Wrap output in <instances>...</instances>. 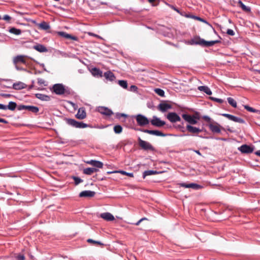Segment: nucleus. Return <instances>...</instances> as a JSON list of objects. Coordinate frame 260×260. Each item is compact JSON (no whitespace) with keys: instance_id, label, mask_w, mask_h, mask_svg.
I'll use <instances>...</instances> for the list:
<instances>
[{"instance_id":"de8ad7c7","label":"nucleus","mask_w":260,"mask_h":260,"mask_svg":"<svg viewBox=\"0 0 260 260\" xmlns=\"http://www.w3.org/2000/svg\"><path fill=\"white\" fill-rule=\"evenodd\" d=\"M16 260H24L25 257L22 254H18L16 255Z\"/></svg>"},{"instance_id":"ea45409f","label":"nucleus","mask_w":260,"mask_h":260,"mask_svg":"<svg viewBox=\"0 0 260 260\" xmlns=\"http://www.w3.org/2000/svg\"><path fill=\"white\" fill-rule=\"evenodd\" d=\"M118 84L122 88L126 89L127 87V82L125 80H119Z\"/></svg>"},{"instance_id":"f704fd0d","label":"nucleus","mask_w":260,"mask_h":260,"mask_svg":"<svg viewBox=\"0 0 260 260\" xmlns=\"http://www.w3.org/2000/svg\"><path fill=\"white\" fill-rule=\"evenodd\" d=\"M232 121L240 123H245V121L243 119L234 115L233 116Z\"/></svg>"},{"instance_id":"f8f14e48","label":"nucleus","mask_w":260,"mask_h":260,"mask_svg":"<svg viewBox=\"0 0 260 260\" xmlns=\"http://www.w3.org/2000/svg\"><path fill=\"white\" fill-rule=\"evenodd\" d=\"M203 39L200 38L199 37H196L193 39H191L187 43L188 44L193 45H199L202 46L203 43H202Z\"/></svg>"},{"instance_id":"680f3d73","label":"nucleus","mask_w":260,"mask_h":260,"mask_svg":"<svg viewBox=\"0 0 260 260\" xmlns=\"http://www.w3.org/2000/svg\"><path fill=\"white\" fill-rule=\"evenodd\" d=\"M94 161H95V160H90L87 161L86 162V163L92 166V164H93Z\"/></svg>"},{"instance_id":"4d7b16f0","label":"nucleus","mask_w":260,"mask_h":260,"mask_svg":"<svg viewBox=\"0 0 260 260\" xmlns=\"http://www.w3.org/2000/svg\"><path fill=\"white\" fill-rule=\"evenodd\" d=\"M3 19L6 21H9L11 19V17L8 15H5L4 16Z\"/></svg>"},{"instance_id":"473e14b6","label":"nucleus","mask_w":260,"mask_h":260,"mask_svg":"<svg viewBox=\"0 0 260 260\" xmlns=\"http://www.w3.org/2000/svg\"><path fill=\"white\" fill-rule=\"evenodd\" d=\"M9 32L16 35H20L21 34V30L15 27H11L9 29Z\"/></svg>"},{"instance_id":"393cba45","label":"nucleus","mask_w":260,"mask_h":260,"mask_svg":"<svg viewBox=\"0 0 260 260\" xmlns=\"http://www.w3.org/2000/svg\"><path fill=\"white\" fill-rule=\"evenodd\" d=\"M34 49L40 52H46L48 51L47 49L43 45L38 44L34 46Z\"/></svg>"},{"instance_id":"603ef678","label":"nucleus","mask_w":260,"mask_h":260,"mask_svg":"<svg viewBox=\"0 0 260 260\" xmlns=\"http://www.w3.org/2000/svg\"><path fill=\"white\" fill-rule=\"evenodd\" d=\"M179 185L184 188H189V183H181L179 184Z\"/></svg>"},{"instance_id":"cd10ccee","label":"nucleus","mask_w":260,"mask_h":260,"mask_svg":"<svg viewBox=\"0 0 260 260\" xmlns=\"http://www.w3.org/2000/svg\"><path fill=\"white\" fill-rule=\"evenodd\" d=\"M36 96L42 100L44 101H48L50 100V97L47 95L41 94V93H37L36 94Z\"/></svg>"},{"instance_id":"58836bf2","label":"nucleus","mask_w":260,"mask_h":260,"mask_svg":"<svg viewBox=\"0 0 260 260\" xmlns=\"http://www.w3.org/2000/svg\"><path fill=\"white\" fill-rule=\"evenodd\" d=\"M154 91L156 93H157L158 95L164 97L165 96V92L164 91L160 88H155L154 89Z\"/></svg>"},{"instance_id":"bb28decb","label":"nucleus","mask_w":260,"mask_h":260,"mask_svg":"<svg viewBox=\"0 0 260 260\" xmlns=\"http://www.w3.org/2000/svg\"><path fill=\"white\" fill-rule=\"evenodd\" d=\"M40 28L43 30H47L50 28V25L47 22L43 21L38 24Z\"/></svg>"},{"instance_id":"4468645a","label":"nucleus","mask_w":260,"mask_h":260,"mask_svg":"<svg viewBox=\"0 0 260 260\" xmlns=\"http://www.w3.org/2000/svg\"><path fill=\"white\" fill-rule=\"evenodd\" d=\"M100 217L106 221H113L114 220V216L109 212H105L101 213Z\"/></svg>"},{"instance_id":"c756f323","label":"nucleus","mask_w":260,"mask_h":260,"mask_svg":"<svg viewBox=\"0 0 260 260\" xmlns=\"http://www.w3.org/2000/svg\"><path fill=\"white\" fill-rule=\"evenodd\" d=\"M17 106L16 103L14 102H10L8 106H6V110L9 109L11 111H14Z\"/></svg>"},{"instance_id":"49530a36","label":"nucleus","mask_w":260,"mask_h":260,"mask_svg":"<svg viewBox=\"0 0 260 260\" xmlns=\"http://www.w3.org/2000/svg\"><path fill=\"white\" fill-rule=\"evenodd\" d=\"M210 98L212 100H213L214 101H216L219 103H222L223 102V100L220 99H218V98H213V97H211Z\"/></svg>"},{"instance_id":"13d9d810","label":"nucleus","mask_w":260,"mask_h":260,"mask_svg":"<svg viewBox=\"0 0 260 260\" xmlns=\"http://www.w3.org/2000/svg\"><path fill=\"white\" fill-rule=\"evenodd\" d=\"M147 220V218H141V219H140L136 223V225H138L140 224V223L141 222V221H142L143 220Z\"/></svg>"},{"instance_id":"423d86ee","label":"nucleus","mask_w":260,"mask_h":260,"mask_svg":"<svg viewBox=\"0 0 260 260\" xmlns=\"http://www.w3.org/2000/svg\"><path fill=\"white\" fill-rule=\"evenodd\" d=\"M139 131L147 134L150 135H155L156 136L165 137L166 136V134L162 133L161 132L157 130H149L146 129H140Z\"/></svg>"},{"instance_id":"a878e982","label":"nucleus","mask_w":260,"mask_h":260,"mask_svg":"<svg viewBox=\"0 0 260 260\" xmlns=\"http://www.w3.org/2000/svg\"><path fill=\"white\" fill-rule=\"evenodd\" d=\"M98 171V170L94 168H87L83 170V173L86 175H90Z\"/></svg>"},{"instance_id":"79ce46f5","label":"nucleus","mask_w":260,"mask_h":260,"mask_svg":"<svg viewBox=\"0 0 260 260\" xmlns=\"http://www.w3.org/2000/svg\"><path fill=\"white\" fill-rule=\"evenodd\" d=\"M72 178L74 179L75 184L76 185L83 182V180L78 177L73 176Z\"/></svg>"},{"instance_id":"c03bdc74","label":"nucleus","mask_w":260,"mask_h":260,"mask_svg":"<svg viewBox=\"0 0 260 260\" xmlns=\"http://www.w3.org/2000/svg\"><path fill=\"white\" fill-rule=\"evenodd\" d=\"M87 241L88 242V243H93V244H99V245H103V244L100 242V241H94L91 239H88Z\"/></svg>"},{"instance_id":"2eb2a0df","label":"nucleus","mask_w":260,"mask_h":260,"mask_svg":"<svg viewBox=\"0 0 260 260\" xmlns=\"http://www.w3.org/2000/svg\"><path fill=\"white\" fill-rule=\"evenodd\" d=\"M86 116V113L84 108H80L79 109L76 117L79 119H83Z\"/></svg>"},{"instance_id":"0e129e2a","label":"nucleus","mask_w":260,"mask_h":260,"mask_svg":"<svg viewBox=\"0 0 260 260\" xmlns=\"http://www.w3.org/2000/svg\"><path fill=\"white\" fill-rule=\"evenodd\" d=\"M171 7L175 11H176V12H177L178 13H179V11L178 9L176 8L174 6H171Z\"/></svg>"},{"instance_id":"72a5a7b5","label":"nucleus","mask_w":260,"mask_h":260,"mask_svg":"<svg viewBox=\"0 0 260 260\" xmlns=\"http://www.w3.org/2000/svg\"><path fill=\"white\" fill-rule=\"evenodd\" d=\"M239 6L242 8V9L246 12H250V7L246 6L241 1H239L238 2Z\"/></svg>"},{"instance_id":"a19ab883","label":"nucleus","mask_w":260,"mask_h":260,"mask_svg":"<svg viewBox=\"0 0 260 260\" xmlns=\"http://www.w3.org/2000/svg\"><path fill=\"white\" fill-rule=\"evenodd\" d=\"M92 166L98 168H102L103 166V164L101 161L95 160L93 164H92Z\"/></svg>"},{"instance_id":"e433bc0d","label":"nucleus","mask_w":260,"mask_h":260,"mask_svg":"<svg viewBox=\"0 0 260 260\" xmlns=\"http://www.w3.org/2000/svg\"><path fill=\"white\" fill-rule=\"evenodd\" d=\"M227 100L229 104H230L232 107L234 108H236L237 107V102L234 99L229 97L227 99Z\"/></svg>"},{"instance_id":"412c9836","label":"nucleus","mask_w":260,"mask_h":260,"mask_svg":"<svg viewBox=\"0 0 260 260\" xmlns=\"http://www.w3.org/2000/svg\"><path fill=\"white\" fill-rule=\"evenodd\" d=\"M220 41L219 40H215V41H207L204 39L202 41V46L203 47H210L212 46L215 44L219 43Z\"/></svg>"},{"instance_id":"69168bd1","label":"nucleus","mask_w":260,"mask_h":260,"mask_svg":"<svg viewBox=\"0 0 260 260\" xmlns=\"http://www.w3.org/2000/svg\"><path fill=\"white\" fill-rule=\"evenodd\" d=\"M0 122H3V123H7V121L5 119H3V118H0Z\"/></svg>"},{"instance_id":"dca6fc26","label":"nucleus","mask_w":260,"mask_h":260,"mask_svg":"<svg viewBox=\"0 0 260 260\" xmlns=\"http://www.w3.org/2000/svg\"><path fill=\"white\" fill-rule=\"evenodd\" d=\"M57 34L61 37L65 38L66 39H71L74 41H77L78 40L77 38L75 36H72L69 34L66 33L64 31H58L57 32Z\"/></svg>"},{"instance_id":"f3484780","label":"nucleus","mask_w":260,"mask_h":260,"mask_svg":"<svg viewBox=\"0 0 260 260\" xmlns=\"http://www.w3.org/2000/svg\"><path fill=\"white\" fill-rule=\"evenodd\" d=\"M27 85L22 82H17L13 84V88L15 90H21L26 87Z\"/></svg>"},{"instance_id":"c85d7f7f","label":"nucleus","mask_w":260,"mask_h":260,"mask_svg":"<svg viewBox=\"0 0 260 260\" xmlns=\"http://www.w3.org/2000/svg\"><path fill=\"white\" fill-rule=\"evenodd\" d=\"M158 174V172L153 170H147L144 172L143 177L145 178L147 176L153 175Z\"/></svg>"},{"instance_id":"37998d69","label":"nucleus","mask_w":260,"mask_h":260,"mask_svg":"<svg viewBox=\"0 0 260 260\" xmlns=\"http://www.w3.org/2000/svg\"><path fill=\"white\" fill-rule=\"evenodd\" d=\"M117 172H119V173H121V174H122L123 175H127V176H128L129 177H132L134 176V175H133V173H127V172H125L124 171H118Z\"/></svg>"},{"instance_id":"1a4fd4ad","label":"nucleus","mask_w":260,"mask_h":260,"mask_svg":"<svg viewBox=\"0 0 260 260\" xmlns=\"http://www.w3.org/2000/svg\"><path fill=\"white\" fill-rule=\"evenodd\" d=\"M167 118L172 122H176L181 120L180 117L176 113H169L167 115Z\"/></svg>"},{"instance_id":"338daca9","label":"nucleus","mask_w":260,"mask_h":260,"mask_svg":"<svg viewBox=\"0 0 260 260\" xmlns=\"http://www.w3.org/2000/svg\"><path fill=\"white\" fill-rule=\"evenodd\" d=\"M3 96H4V97H5V98H8V97H10V96H11V94H3Z\"/></svg>"},{"instance_id":"7ed1b4c3","label":"nucleus","mask_w":260,"mask_h":260,"mask_svg":"<svg viewBox=\"0 0 260 260\" xmlns=\"http://www.w3.org/2000/svg\"><path fill=\"white\" fill-rule=\"evenodd\" d=\"M139 146L145 150H153V146L148 142L142 140L140 138H138Z\"/></svg>"},{"instance_id":"a18cd8bd","label":"nucleus","mask_w":260,"mask_h":260,"mask_svg":"<svg viewBox=\"0 0 260 260\" xmlns=\"http://www.w3.org/2000/svg\"><path fill=\"white\" fill-rule=\"evenodd\" d=\"M222 116L228 118L229 120H232L233 115L226 113H223L221 114Z\"/></svg>"},{"instance_id":"052dcab7","label":"nucleus","mask_w":260,"mask_h":260,"mask_svg":"<svg viewBox=\"0 0 260 260\" xmlns=\"http://www.w3.org/2000/svg\"><path fill=\"white\" fill-rule=\"evenodd\" d=\"M186 17H188V18H193V19H196V17H198V16H193V15H186Z\"/></svg>"},{"instance_id":"6e6d98bb","label":"nucleus","mask_w":260,"mask_h":260,"mask_svg":"<svg viewBox=\"0 0 260 260\" xmlns=\"http://www.w3.org/2000/svg\"><path fill=\"white\" fill-rule=\"evenodd\" d=\"M137 87L135 85H131L130 87V90L131 91H136L137 90Z\"/></svg>"},{"instance_id":"e2e57ef3","label":"nucleus","mask_w":260,"mask_h":260,"mask_svg":"<svg viewBox=\"0 0 260 260\" xmlns=\"http://www.w3.org/2000/svg\"><path fill=\"white\" fill-rule=\"evenodd\" d=\"M15 65V69L17 70H23L24 69L22 68H20L19 67L17 64H14Z\"/></svg>"},{"instance_id":"774afa93","label":"nucleus","mask_w":260,"mask_h":260,"mask_svg":"<svg viewBox=\"0 0 260 260\" xmlns=\"http://www.w3.org/2000/svg\"><path fill=\"white\" fill-rule=\"evenodd\" d=\"M255 154L260 156V150L257 151L255 152Z\"/></svg>"},{"instance_id":"0eeeda50","label":"nucleus","mask_w":260,"mask_h":260,"mask_svg":"<svg viewBox=\"0 0 260 260\" xmlns=\"http://www.w3.org/2000/svg\"><path fill=\"white\" fill-rule=\"evenodd\" d=\"M182 118L190 124H196L197 123L196 117L194 116H191L187 114H183Z\"/></svg>"},{"instance_id":"3c124183","label":"nucleus","mask_w":260,"mask_h":260,"mask_svg":"<svg viewBox=\"0 0 260 260\" xmlns=\"http://www.w3.org/2000/svg\"><path fill=\"white\" fill-rule=\"evenodd\" d=\"M196 20H198L199 21L203 22L206 24H207L208 25H210L209 23L206 20H205L200 17H196Z\"/></svg>"},{"instance_id":"ddd939ff","label":"nucleus","mask_w":260,"mask_h":260,"mask_svg":"<svg viewBox=\"0 0 260 260\" xmlns=\"http://www.w3.org/2000/svg\"><path fill=\"white\" fill-rule=\"evenodd\" d=\"M24 55H17L13 58V62L14 64H17L18 63L21 62L23 64H26V61L24 59Z\"/></svg>"},{"instance_id":"4be33fe9","label":"nucleus","mask_w":260,"mask_h":260,"mask_svg":"<svg viewBox=\"0 0 260 260\" xmlns=\"http://www.w3.org/2000/svg\"><path fill=\"white\" fill-rule=\"evenodd\" d=\"M104 76L107 80L110 81H113L115 79V76L111 71H107L105 72L104 73Z\"/></svg>"},{"instance_id":"f03ea898","label":"nucleus","mask_w":260,"mask_h":260,"mask_svg":"<svg viewBox=\"0 0 260 260\" xmlns=\"http://www.w3.org/2000/svg\"><path fill=\"white\" fill-rule=\"evenodd\" d=\"M135 119L137 124L140 126H146L150 122L146 116L142 114H138L136 115Z\"/></svg>"},{"instance_id":"20e7f679","label":"nucleus","mask_w":260,"mask_h":260,"mask_svg":"<svg viewBox=\"0 0 260 260\" xmlns=\"http://www.w3.org/2000/svg\"><path fill=\"white\" fill-rule=\"evenodd\" d=\"M53 91L58 95H61L64 93V86L62 84H55L53 86Z\"/></svg>"},{"instance_id":"a211bd4d","label":"nucleus","mask_w":260,"mask_h":260,"mask_svg":"<svg viewBox=\"0 0 260 260\" xmlns=\"http://www.w3.org/2000/svg\"><path fill=\"white\" fill-rule=\"evenodd\" d=\"M95 193L93 191L84 190L81 192L79 194L80 197H92L95 195Z\"/></svg>"},{"instance_id":"4c0bfd02","label":"nucleus","mask_w":260,"mask_h":260,"mask_svg":"<svg viewBox=\"0 0 260 260\" xmlns=\"http://www.w3.org/2000/svg\"><path fill=\"white\" fill-rule=\"evenodd\" d=\"M122 127L120 125H116L114 127V131L116 134H120L121 133Z\"/></svg>"},{"instance_id":"39448f33","label":"nucleus","mask_w":260,"mask_h":260,"mask_svg":"<svg viewBox=\"0 0 260 260\" xmlns=\"http://www.w3.org/2000/svg\"><path fill=\"white\" fill-rule=\"evenodd\" d=\"M150 122L152 125L156 127H161L164 126L166 122L158 118L156 116H153L152 119L151 120Z\"/></svg>"},{"instance_id":"5701e85b","label":"nucleus","mask_w":260,"mask_h":260,"mask_svg":"<svg viewBox=\"0 0 260 260\" xmlns=\"http://www.w3.org/2000/svg\"><path fill=\"white\" fill-rule=\"evenodd\" d=\"M171 108V106L167 103H161L158 106V109L161 112H166Z\"/></svg>"},{"instance_id":"6e6552de","label":"nucleus","mask_w":260,"mask_h":260,"mask_svg":"<svg viewBox=\"0 0 260 260\" xmlns=\"http://www.w3.org/2000/svg\"><path fill=\"white\" fill-rule=\"evenodd\" d=\"M239 151L243 153H250L253 152V148L246 144L242 145L238 148Z\"/></svg>"},{"instance_id":"7c9ffc66","label":"nucleus","mask_w":260,"mask_h":260,"mask_svg":"<svg viewBox=\"0 0 260 260\" xmlns=\"http://www.w3.org/2000/svg\"><path fill=\"white\" fill-rule=\"evenodd\" d=\"M26 110L34 113H37L39 110L38 107L34 106H27Z\"/></svg>"},{"instance_id":"9b49d317","label":"nucleus","mask_w":260,"mask_h":260,"mask_svg":"<svg viewBox=\"0 0 260 260\" xmlns=\"http://www.w3.org/2000/svg\"><path fill=\"white\" fill-rule=\"evenodd\" d=\"M209 127L210 130L214 133H220V125L217 122H214L213 123H210Z\"/></svg>"},{"instance_id":"bf43d9fd","label":"nucleus","mask_w":260,"mask_h":260,"mask_svg":"<svg viewBox=\"0 0 260 260\" xmlns=\"http://www.w3.org/2000/svg\"><path fill=\"white\" fill-rule=\"evenodd\" d=\"M0 109L6 110V105L0 104Z\"/></svg>"},{"instance_id":"8fccbe9b","label":"nucleus","mask_w":260,"mask_h":260,"mask_svg":"<svg viewBox=\"0 0 260 260\" xmlns=\"http://www.w3.org/2000/svg\"><path fill=\"white\" fill-rule=\"evenodd\" d=\"M227 34L229 35H230L231 36H233L235 35V32L233 29H228L226 31Z\"/></svg>"},{"instance_id":"5fc2aeb1","label":"nucleus","mask_w":260,"mask_h":260,"mask_svg":"<svg viewBox=\"0 0 260 260\" xmlns=\"http://www.w3.org/2000/svg\"><path fill=\"white\" fill-rule=\"evenodd\" d=\"M45 80L43 79H41V78H39L38 79V83L40 84V85H42V84H45Z\"/></svg>"},{"instance_id":"b1692460","label":"nucleus","mask_w":260,"mask_h":260,"mask_svg":"<svg viewBox=\"0 0 260 260\" xmlns=\"http://www.w3.org/2000/svg\"><path fill=\"white\" fill-rule=\"evenodd\" d=\"M198 89L200 91H203L208 95H211L212 91L207 86H200L198 87Z\"/></svg>"},{"instance_id":"f257e3e1","label":"nucleus","mask_w":260,"mask_h":260,"mask_svg":"<svg viewBox=\"0 0 260 260\" xmlns=\"http://www.w3.org/2000/svg\"><path fill=\"white\" fill-rule=\"evenodd\" d=\"M64 120L68 124L76 128H84L88 127V124L83 122L77 121L74 119L65 118Z\"/></svg>"},{"instance_id":"864d4df0","label":"nucleus","mask_w":260,"mask_h":260,"mask_svg":"<svg viewBox=\"0 0 260 260\" xmlns=\"http://www.w3.org/2000/svg\"><path fill=\"white\" fill-rule=\"evenodd\" d=\"M26 108L27 106L21 105L18 106V109L19 110H26Z\"/></svg>"},{"instance_id":"aec40b11","label":"nucleus","mask_w":260,"mask_h":260,"mask_svg":"<svg viewBox=\"0 0 260 260\" xmlns=\"http://www.w3.org/2000/svg\"><path fill=\"white\" fill-rule=\"evenodd\" d=\"M91 74L96 77H102L103 76V72L100 69L94 68L91 70Z\"/></svg>"},{"instance_id":"c9c22d12","label":"nucleus","mask_w":260,"mask_h":260,"mask_svg":"<svg viewBox=\"0 0 260 260\" xmlns=\"http://www.w3.org/2000/svg\"><path fill=\"white\" fill-rule=\"evenodd\" d=\"M202 186L194 183H189V188H192L195 190H198L202 188Z\"/></svg>"},{"instance_id":"2f4dec72","label":"nucleus","mask_w":260,"mask_h":260,"mask_svg":"<svg viewBox=\"0 0 260 260\" xmlns=\"http://www.w3.org/2000/svg\"><path fill=\"white\" fill-rule=\"evenodd\" d=\"M244 108L249 112L260 114V111L258 110L255 109L251 107H249L248 105H245L244 106Z\"/></svg>"},{"instance_id":"9d476101","label":"nucleus","mask_w":260,"mask_h":260,"mask_svg":"<svg viewBox=\"0 0 260 260\" xmlns=\"http://www.w3.org/2000/svg\"><path fill=\"white\" fill-rule=\"evenodd\" d=\"M98 111L103 115L106 116H111L113 114L112 111L105 107H99L98 108Z\"/></svg>"},{"instance_id":"6ab92c4d","label":"nucleus","mask_w":260,"mask_h":260,"mask_svg":"<svg viewBox=\"0 0 260 260\" xmlns=\"http://www.w3.org/2000/svg\"><path fill=\"white\" fill-rule=\"evenodd\" d=\"M186 129L188 132L193 134H198L202 132V130L199 128L194 127L189 124L187 125Z\"/></svg>"},{"instance_id":"09e8293b","label":"nucleus","mask_w":260,"mask_h":260,"mask_svg":"<svg viewBox=\"0 0 260 260\" xmlns=\"http://www.w3.org/2000/svg\"><path fill=\"white\" fill-rule=\"evenodd\" d=\"M203 119H204L206 121L208 122H209L210 123L211 122V119L210 117H209L208 116H206V115H205V116H203L202 117Z\"/></svg>"}]
</instances>
